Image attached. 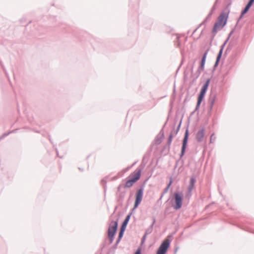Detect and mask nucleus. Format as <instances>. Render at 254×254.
Returning a JSON list of instances; mask_svg holds the SVG:
<instances>
[{"mask_svg": "<svg viewBox=\"0 0 254 254\" xmlns=\"http://www.w3.org/2000/svg\"><path fill=\"white\" fill-rule=\"evenodd\" d=\"M141 172V170L138 169L131 174L129 176L130 179L127 181L125 187L129 188L132 187L133 184L140 179Z\"/></svg>", "mask_w": 254, "mask_h": 254, "instance_id": "obj_1", "label": "nucleus"}, {"mask_svg": "<svg viewBox=\"0 0 254 254\" xmlns=\"http://www.w3.org/2000/svg\"><path fill=\"white\" fill-rule=\"evenodd\" d=\"M227 16L224 13H222L219 16L218 21L215 23L213 32H217V31L221 29L226 24Z\"/></svg>", "mask_w": 254, "mask_h": 254, "instance_id": "obj_2", "label": "nucleus"}, {"mask_svg": "<svg viewBox=\"0 0 254 254\" xmlns=\"http://www.w3.org/2000/svg\"><path fill=\"white\" fill-rule=\"evenodd\" d=\"M117 227V221H112L109 226L108 233V237L111 243H112L114 240V237L116 232Z\"/></svg>", "mask_w": 254, "mask_h": 254, "instance_id": "obj_3", "label": "nucleus"}, {"mask_svg": "<svg viewBox=\"0 0 254 254\" xmlns=\"http://www.w3.org/2000/svg\"><path fill=\"white\" fill-rule=\"evenodd\" d=\"M209 84V80H207L206 83L202 87L200 94L198 98V101L196 105V108H198L205 94L206 91L208 88Z\"/></svg>", "mask_w": 254, "mask_h": 254, "instance_id": "obj_4", "label": "nucleus"}, {"mask_svg": "<svg viewBox=\"0 0 254 254\" xmlns=\"http://www.w3.org/2000/svg\"><path fill=\"white\" fill-rule=\"evenodd\" d=\"M170 245V241L168 239L165 240L158 249L156 254H165Z\"/></svg>", "mask_w": 254, "mask_h": 254, "instance_id": "obj_5", "label": "nucleus"}, {"mask_svg": "<svg viewBox=\"0 0 254 254\" xmlns=\"http://www.w3.org/2000/svg\"><path fill=\"white\" fill-rule=\"evenodd\" d=\"M174 199L175 204L173 205V207L175 209H179L182 205L183 195L181 194L175 193L174 194Z\"/></svg>", "mask_w": 254, "mask_h": 254, "instance_id": "obj_6", "label": "nucleus"}, {"mask_svg": "<svg viewBox=\"0 0 254 254\" xmlns=\"http://www.w3.org/2000/svg\"><path fill=\"white\" fill-rule=\"evenodd\" d=\"M143 190L142 189H139L137 191L136 195H135V203L134 205V208H136L138 207L139 204L140 203L141 201H142V197H143Z\"/></svg>", "mask_w": 254, "mask_h": 254, "instance_id": "obj_7", "label": "nucleus"}, {"mask_svg": "<svg viewBox=\"0 0 254 254\" xmlns=\"http://www.w3.org/2000/svg\"><path fill=\"white\" fill-rule=\"evenodd\" d=\"M188 136H189V130L188 129H187L185 132V137L183 139V146H182V155H183L185 152V150L186 147V145L187 144V141L188 139Z\"/></svg>", "mask_w": 254, "mask_h": 254, "instance_id": "obj_8", "label": "nucleus"}, {"mask_svg": "<svg viewBox=\"0 0 254 254\" xmlns=\"http://www.w3.org/2000/svg\"><path fill=\"white\" fill-rule=\"evenodd\" d=\"M195 183V179L193 178H191L190 180V185L188 188V195L190 194L192 190L194 188Z\"/></svg>", "mask_w": 254, "mask_h": 254, "instance_id": "obj_9", "label": "nucleus"}, {"mask_svg": "<svg viewBox=\"0 0 254 254\" xmlns=\"http://www.w3.org/2000/svg\"><path fill=\"white\" fill-rule=\"evenodd\" d=\"M204 135V131L203 129L199 130L196 134V139L198 141H201L202 140Z\"/></svg>", "mask_w": 254, "mask_h": 254, "instance_id": "obj_10", "label": "nucleus"}, {"mask_svg": "<svg viewBox=\"0 0 254 254\" xmlns=\"http://www.w3.org/2000/svg\"><path fill=\"white\" fill-rule=\"evenodd\" d=\"M254 2V0H249L248 3L245 7L244 10L242 11V14H241L242 15L245 14L248 11V10H249V9L250 8L251 6L252 5V4H253Z\"/></svg>", "mask_w": 254, "mask_h": 254, "instance_id": "obj_11", "label": "nucleus"}, {"mask_svg": "<svg viewBox=\"0 0 254 254\" xmlns=\"http://www.w3.org/2000/svg\"><path fill=\"white\" fill-rule=\"evenodd\" d=\"M206 54L207 53H205L204 54V56L202 59V60H201V67H203L204 66V64H205V59H206Z\"/></svg>", "mask_w": 254, "mask_h": 254, "instance_id": "obj_12", "label": "nucleus"}, {"mask_svg": "<svg viewBox=\"0 0 254 254\" xmlns=\"http://www.w3.org/2000/svg\"><path fill=\"white\" fill-rule=\"evenodd\" d=\"M222 51H223V48H222L220 49V51H219V54H218V56H217V61H216V63H217L219 62V60H220V58H221V55H222Z\"/></svg>", "mask_w": 254, "mask_h": 254, "instance_id": "obj_13", "label": "nucleus"}, {"mask_svg": "<svg viewBox=\"0 0 254 254\" xmlns=\"http://www.w3.org/2000/svg\"><path fill=\"white\" fill-rule=\"evenodd\" d=\"M124 231H125V230H123V229H121L119 236V239H121L123 237Z\"/></svg>", "mask_w": 254, "mask_h": 254, "instance_id": "obj_14", "label": "nucleus"}, {"mask_svg": "<svg viewBox=\"0 0 254 254\" xmlns=\"http://www.w3.org/2000/svg\"><path fill=\"white\" fill-rule=\"evenodd\" d=\"M127 224V222L124 221L121 229H123V230H125Z\"/></svg>", "mask_w": 254, "mask_h": 254, "instance_id": "obj_15", "label": "nucleus"}, {"mask_svg": "<svg viewBox=\"0 0 254 254\" xmlns=\"http://www.w3.org/2000/svg\"><path fill=\"white\" fill-rule=\"evenodd\" d=\"M172 138H173L172 135L170 134V136H169V139H168V143L169 145H170L171 144V142H172Z\"/></svg>", "mask_w": 254, "mask_h": 254, "instance_id": "obj_16", "label": "nucleus"}, {"mask_svg": "<svg viewBox=\"0 0 254 254\" xmlns=\"http://www.w3.org/2000/svg\"><path fill=\"white\" fill-rule=\"evenodd\" d=\"M129 218H130V215H127V216L126 218L125 219V220H124V221L128 223V222L129 220Z\"/></svg>", "mask_w": 254, "mask_h": 254, "instance_id": "obj_17", "label": "nucleus"}, {"mask_svg": "<svg viewBox=\"0 0 254 254\" xmlns=\"http://www.w3.org/2000/svg\"><path fill=\"white\" fill-rule=\"evenodd\" d=\"M134 254H141L140 249H138Z\"/></svg>", "mask_w": 254, "mask_h": 254, "instance_id": "obj_18", "label": "nucleus"}, {"mask_svg": "<svg viewBox=\"0 0 254 254\" xmlns=\"http://www.w3.org/2000/svg\"><path fill=\"white\" fill-rule=\"evenodd\" d=\"M171 183H172V182H170V184H169V187L171 185Z\"/></svg>", "mask_w": 254, "mask_h": 254, "instance_id": "obj_19", "label": "nucleus"}]
</instances>
